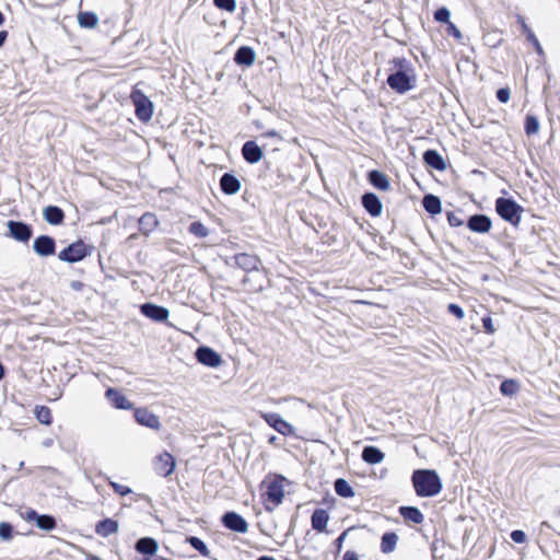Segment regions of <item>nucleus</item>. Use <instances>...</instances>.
Here are the masks:
<instances>
[{
  "instance_id": "53",
  "label": "nucleus",
  "mask_w": 560,
  "mask_h": 560,
  "mask_svg": "<svg viewBox=\"0 0 560 560\" xmlns=\"http://www.w3.org/2000/svg\"><path fill=\"white\" fill-rule=\"evenodd\" d=\"M343 560H359L358 556L353 551H347L343 555Z\"/></svg>"
},
{
  "instance_id": "8",
  "label": "nucleus",
  "mask_w": 560,
  "mask_h": 560,
  "mask_svg": "<svg viewBox=\"0 0 560 560\" xmlns=\"http://www.w3.org/2000/svg\"><path fill=\"white\" fill-rule=\"evenodd\" d=\"M86 255V249L83 243H74L61 250L58 258L62 261L77 262L83 259Z\"/></svg>"
},
{
  "instance_id": "17",
  "label": "nucleus",
  "mask_w": 560,
  "mask_h": 560,
  "mask_svg": "<svg viewBox=\"0 0 560 560\" xmlns=\"http://www.w3.org/2000/svg\"><path fill=\"white\" fill-rule=\"evenodd\" d=\"M235 264L245 271H253L258 269L260 259L255 255L241 253L235 256Z\"/></svg>"
},
{
  "instance_id": "11",
  "label": "nucleus",
  "mask_w": 560,
  "mask_h": 560,
  "mask_svg": "<svg viewBox=\"0 0 560 560\" xmlns=\"http://www.w3.org/2000/svg\"><path fill=\"white\" fill-rule=\"evenodd\" d=\"M265 421L276 431L283 435L293 434V427L278 413H262Z\"/></svg>"
},
{
  "instance_id": "3",
  "label": "nucleus",
  "mask_w": 560,
  "mask_h": 560,
  "mask_svg": "<svg viewBox=\"0 0 560 560\" xmlns=\"http://www.w3.org/2000/svg\"><path fill=\"white\" fill-rule=\"evenodd\" d=\"M495 210L503 220L513 225H517L521 221L523 209L512 199L498 198L495 201Z\"/></svg>"
},
{
  "instance_id": "29",
  "label": "nucleus",
  "mask_w": 560,
  "mask_h": 560,
  "mask_svg": "<svg viewBox=\"0 0 560 560\" xmlns=\"http://www.w3.org/2000/svg\"><path fill=\"white\" fill-rule=\"evenodd\" d=\"M35 518L36 525L40 529L51 530L56 527V521L52 516L49 515H38L35 511L30 512L28 518Z\"/></svg>"
},
{
  "instance_id": "15",
  "label": "nucleus",
  "mask_w": 560,
  "mask_h": 560,
  "mask_svg": "<svg viewBox=\"0 0 560 560\" xmlns=\"http://www.w3.org/2000/svg\"><path fill=\"white\" fill-rule=\"evenodd\" d=\"M105 396L110 401V404L117 409L129 410L133 408L132 402L129 401V399L126 396L120 394L115 388H108L105 392Z\"/></svg>"
},
{
  "instance_id": "4",
  "label": "nucleus",
  "mask_w": 560,
  "mask_h": 560,
  "mask_svg": "<svg viewBox=\"0 0 560 560\" xmlns=\"http://www.w3.org/2000/svg\"><path fill=\"white\" fill-rule=\"evenodd\" d=\"M415 81L412 70L406 68L399 69L387 78V84L398 93H405L411 90L415 85Z\"/></svg>"
},
{
  "instance_id": "52",
  "label": "nucleus",
  "mask_w": 560,
  "mask_h": 560,
  "mask_svg": "<svg viewBox=\"0 0 560 560\" xmlns=\"http://www.w3.org/2000/svg\"><path fill=\"white\" fill-rule=\"evenodd\" d=\"M517 21L521 24L524 34L530 31L529 26L526 24L525 19L522 15H517Z\"/></svg>"
},
{
  "instance_id": "22",
  "label": "nucleus",
  "mask_w": 560,
  "mask_h": 560,
  "mask_svg": "<svg viewBox=\"0 0 560 560\" xmlns=\"http://www.w3.org/2000/svg\"><path fill=\"white\" fill-rule=\"evenodd\" d=\"M119 529L118 522L112 518H105L96 524L95 532L102 537H108Z\"/></svg>"
},
{
  "instance_id": "43",
  "label": "nucleus",
  "mask_w": 560,
  "mask_h": 560,
  "mask_svg": "<svg viewBox=\"0 0 560 560\" xmlns=\"http://www.w3.org/2000/svg\"><path fill=\"white\" fill-rule=\"evenodd\" d=\"M109 485L112 486L114 491L116 493H118L119 495H127V494L131 493V489L129 487H127V486L119 485V483L114 482V481H110Z\"/></svg>"
},
{
  "instance_id": "56",
  "label": "nucleus",
  "mask_w": 560,
  "mask_h": 560,
  "mask_svg": "<svg viewBox=\"0 0 560 560\" xmlns=\"http://www.w3.org/2000/svg\"><path fill=\"white\" fill-rule=\"evenodd\" d=\"M7 37H8V32L7 31H1L0 32V47L4 44Z\"/></svg>"
},
{
  "instance_id": "26",
  "label": "nucleus",
  "mask_w": 560,
  "mask_h": 560,
  "mask_svg": "<svg viewBox=\"0 0 560 560\" xmlns=\"http://www.w3.org/2000/svg\"><path fill=\"white\" fill-rule=\"evenodd\" d=\"M423 160L429 166L438 171H444L446 168V164L442 155L435 150L425 151L423 154Z\"/></svg>"
},
{
  "instance_id": "18",
  "label": "nucleus",
  "mask_w": 560,
  "mask_h": 560,
  "mask_svg": "<svg viewBox=\"0 0 560 560\" xmlns=\"http://www.w3.org/2000/svg\"><path fill=\"white\" fill-rule=\"evenodd\" d=\"M244 159L252 164L259 162L262 158V151L255 141H247L242 148Z\"/></svg>"
},
{
  "instance_id": "60",
  "label": "nucleus",
  "mask_w": 560,
  "mask_h": 560,
  "mask_svg": "<svg viewBox=\"0 0 560 560\" xmlns=\"http://www.w3.org/2000/svg\"><path fill=\"white\" fill-rule=\"evenodd\" d=\"M80 285H81L80 283L74 282V283L72 284V288H74V289H79V288H80Z\"/></svg>"
},
{
  "instance_id": "1",
  "label": "nucleus",
  "mask_w": 560,
  "mask_h": 560,
  "mask_svg": "<svg viewBox=\"0 0 560 560\" xmlns=\"http://www.w3.org/2000/svg\"><path fill=\"white\" fill-rule=\"evenodd\" d=\"M287 479L282 476H267L261 482V499L266 511L272 512L279 506L285 494Z\"/></svg>"
},
{
  "instance_id": "42",
  "label": "nucleus",
  "mask_w": 560,
  "mask_h": 560,
  "mask_svg": "<svg viewBox=\"0 0 560 560\" xmlns=\"http://www.w3.org/2000/svg\"><path fill=\"white\" fill-rule=\"evenodd\" d=\"M450 10L446 9V8H441L439 10L435 11L434 13V19L438 21V22H442V23H451L450 22Z\"/></svg>"
},
{
  "instance_id": "20",
  "label": "nucleus",
  "mask_w": 560,
  "mask_h": 560,
  "mask_svg": "<svg viewBox=\"0 0 560 560\" xmlns=\"http://www.w3.org/2000/svg\"><path fill=\"white\" fill-rule=\"evenodd\" d=\"M220 187L226 195H235L241 189V182L230 173L223 174L220 179Z\"/></svg>"
},
{
  "instance_id": "37",
  "label": "nucleus",
  "mask_w": 560,
  "mask_h": 560,
  "mask_svg": "<svg viewBox=\"0 0 560 560\" xmlns=\"http://www.w3.org/2000/svg\"><path fill=\"white\" fill-rule=\"evenodd\" d=\"M525 131L528 136L538 133L539 121L535 116L528 115L525 120Z\"/></svg>"
},
{
  "instance_id": "30",
  "label": "nucleus",
  "mask_w": 560,
  "mask_h": 560,
  "mask_svg": "<svg viewBox=\"0 0 560 560\" xmlns=\"http://www.w3.org/2000/svg\"><path fill=\"white\" fill-rule=\"evenodd\" d=\"M400 514L407 521H410L415 524H421L423 522V514L419 509L413 506H402L400 508Z\"/></svg>"
},
{
  "instance_id": "10",
  "label": "nucleus",
  "mask_w": 560,
  "mask_h": 560,
  "mask_svg": "<svg viewBox=\"0 0 560 560\" xmlns=\"http://www.w3.org/2000/svg\"><path fill=\"white\" fill-rule=\"evenodd\" d=\"M10 236L19 242H27L32 236V229L28 224L20 221H9L7 223Z\"/></svg>"
},
{
  "instance_id": "25",
  "label": "nucleus",
  "mask_w": 560,
  "mask_h": 560,
  "mask_svg": "<svg viewBox=\"0 0 560 560\" xmlns=\"http://www.w3.org/2000/svg\"><path fill=\"white\" fill-rule=\"evenodd\" d=\"M255 57V51L250 47L242 46L237 49L234 60L237 65L252 66Z\"/></svg>"
},
{
  "instance_id": "57",
  "label": "nucleus",
  "mask_w": 560,
  "mask_h": 560,
  "mask_svg": "<svg viewBox=\"0 0 560 560\" xmlns=\"http://www.w3.org/2000/svg\"><path fill=\"white\" fill-rule=\"evenodd\" d=\"M258 560H276V559L272 557H269V556H262V557H259Z\"/></svg>"
},
{
  "instance_id": "2",
  "label": "nucleus",
  "mask_w": 560,
  "mask_h": 560,
  "mask_svg": "<svg viewBox=\"0 0 560 560\" xmlns=\"http://www.w3.org/2000/svg\"><path fill=\"white\" fill-rule=\"evenodd\" d=\"M412 483L419 497H434L442 490V481L434 470H415L412 474Z\"/></svg>"
},
{
  "instance_id": "31",
  "label": "nucleus",
  "mask_w": 560,
  "mask_h": 560,
  "mask_svg": "<svg viewBox=\"0 0 560 560\" xmlns=\"http://www.w3.org/2000/svg\"><path fill=\"white\" fill-rule=\"evenodd\" d=\"M422 205L429 213L438 214L442 211L441 200L434 195L424 196Z\"/></svg>"
},
{
  "instance_id": "19",
  "label": "nucleus",
  "mask_w": 560,
  "mask_h": 560,
  "mask_svg": "<svg viewBox=\"0 0 560 560\" xmlns=\"http://www.w3.org/2000/svg\"><path fill=\"white\" fill-rule=\"evenodd\" d=\"M362 205L365 210L373 217H378L382 213V202L374 194H364L362 197Z\"/></svg>"
},
{
  "instance_id": "55",
  "label": "nucleus",
  "mask_w": 560,
  "mask_h": 560,
  "mask_svg": "<svg viewBox=\"0 0 560 560\" xmlns=\"http://www.w3.org/2000/svg\"><path fill=\"white\" fill-rule=\"evenodd\" d=\"M264 136L265 137L278 138L279 140H281V137H280L279 132L276 131V130L267 131L266 133H264Z\"/></svg>"
},
{
  "instance_id": "6",
  "label": "nucleus",
  "mask_w": 560,
  "mask_h": 560,
  "mask_svg": "<svg viewBox=\"0 0 560 560\" xmlns=\"http://www.w3.org/2000/svg\"><path fill=\"white\" fill-rule=\"evenodd\" d=\"M175 466V459L168 452H163L154 457L153 468L159 476L168 477L173 474Z\"/></svg>"
},
{
  "instance_id": "54",
  "label": "nucleus",
  "mask_w": 560,
  "mask_h": 560,
  "mask_svg": "<svg viewBox=\"0 0 560 560\" xmlns=\"http://www.w3.org/2000/svg\"><path fill=\"white\" fill-rule=\"evenodd\" d=\"M347 534H348V530L343 532V533H342V534L337 538L336 544H337L338 549H341L342 541H343V539L346 538Z\"/></svg>"
},
{
  "instance_id": "45",
  "label": "nucleus",
  "mask_w": 560,
  "mask_h": 560,
  "mask_svg": "<svg viewBox=\"0 0 560 560\" xmlns=\"http://www.w3.org/2000/svg\"><path fill=\"white\" fill-rule=\"evenodd\" d=\"M447 310L451 314H453L454 316H456L458 319H462L464 317V311L463 308L457 305V304H454V303H451L448 306H447Z\"/></svg>"
},
{
  "instance_id": "16",
  "label": "nucleus",
  "mask_w": 560,
  "mask_h": 560,
  "mask_svg": "<svg viewBox=\"0 0 560 560\" xmlns=\"http://www.w3.org/2000/svg\"><path fill=\"white\" fill-rule=\"evenodd\" d=\"M467 225L474 232L486 233L490 231L492 223L487 215L475 214L469 218Z\"/></svg>"
},
{
  "instance_id": "38",
  "label": "nucleus",
  "mask_w": 560,
  "mask_h": 560,
  "mask_svg": "<svg viewBox=\"0 0 560 560\" xmlns=\"http://www.w3.org/2000/svg\"><path fill=\"white\" fill-rule=\"evenodd\" d=\"M189 232L201 238L209 234L208 228L199 221H195L189 225Z\"/></svg>"
},
{
  "instance_id": "46",
  "label": "nucleus",
  "mask_w": 560,
  "mask_h": 560,
  "mask_svg": "<svg viewBox=\"0 0 560 560\" xmlns=\"http://www.w3.org/2000/svg\"><path fill=\"white\" fill-rule=\"evenodd\" d=\"M511 539L516 544H523L526 541V535L523 530L516 529L511 533Z\"/></svg>"
},
{
  "instance_id": "39",
  "label": "nucleus",
  "mask_w": 560,
  "mask_h": 560,
  "mask_svg": "<svg viewBox=\"0 0 560 560\" xmlns=\"http://www.w3.org/2000/svg\"><path fill=\"white\" fill-rule=\"evenodd\" d=\"M187 541L194 549L199 551L202 556L209 555V549H208L207 545L198 537L191 536V537L187 538Z\"/></svg>"
},
{
  "instance_id": "35",
  "label": "nucleus",
  "mask_w": 560,
  "mask_h": 560,
  "mask_svg": "<svg viewBox=\"0 0 560 560\" xmlns=\"http://www.w3.org/2000/svg\"><path fill=\"white\" fill-rule=\"evenodd\" d=\"M140 230L144 233H149L158 225V219L152 213H145L139 219Z\"/></svg>"
},
{
  "instance_id": "47",
  "label": "nucleus",
  "mask_w": 560,
  "mask_h": 560,
  "mask_svg": "<svg viewBox=\"0 0 560 560\" xmlns=\"http://www.w3.org/2000/svg\"><path fill=\"white\" fill-rule=\"evenodd\" d=\"M511 97V92L509 89H505V88H502V89H499L497 91V98L501 102V103H506L509 102Z\"/></svg>"
},
{
  "instance_id": "5",
  "label": "nucleus",
  "mask_w": 560,
  "mask_h": 560,
  "mask_svg": "<svg viewBox=\"0 0 560 560\" xmlns=\"http://www.w3.org/2000/svg\"><path fill=\"white\" fill-rule=\"evenodd\" d=\"M130 100L136 108V115L141 121H149L153 116V103L144 93L138 89H133Z\"/></svg>"
},
{
  "instance_id": "32",
  "label": "nucleus",
  "mask_w": 560,
  "mask_h": 560,
  "mask_svg": "<svg viewBox=\"0 0 560 560\" xmlns=\"http://www.w3.org/2000/svg\"><path fill=\"white\" fill-rule=\"evenodd\" d=\"M398 536L395 533H385L382 536L381 549L384 553H390L395 550Z\"/></svg>"
},
{
  "instance_id": "58",
  "label": "nucleus",
  "mask_w": 560,
  "mask_h": 560,
  "mask_svg": "<svg viewBox=\"0 0 560 560\" xmlns=\"http://www.w3.org/2000/svg\"><path fill=\"white\" fill-rule=\"evenodd\" d=\"M4 376L3 365L0 363V380Z\"/></svg>"
},
{
  "instance_id": "44",
  "label": "nucleus",
  "mask_w": 560,
  "mask_h": 560,
  "mask_svg": "<svg viewBox=\"0 0 560 560\" xmlns=\"http://www.w3.org/2000/svg\"><path fill=\"white\" fill-rule=\"evenodd\" d=\"M12 526L8 523H0V537L2 539L11 538Z\"/></svg>"
},
{
  "instance_id": "14",
  "label": "nucleus",
  "mask_w": 560,
  "mask_h": 560,
  "mask_svg": "<svg viewBox=\"0 0 560 560\" xmlns=\"http://www.w3.org/2000/svg\"><path fill=\"white\" fill-rule=\"evenodd\" d=\"M141 313L155 322H164L168 318L170 315L167 308L152 303H145L141 305Z\"/></svg>"
},
{
  "instance_id": "27",
  "label": "nucleus",
  "mask_w": 560,
  "mask_h": 560,
  "mask_svg": "<svg viewBox=\"0 0 560 560\" xmlns=\"http://www.w3.org/2000/svg\"><path fill=\"white\" fill-rule=\"evenodd\" d=\"M44 219L52 225L62 223L65 214L63 211L56 206H48L43 210Z\"/></svg>"
},
{
  "instance_id": "23",
  "label": "nucleus",
  "mask_w": 560,
  "mask_h": 560,
  "mask_svg": "<svg viewBox=\"0 0 560 560\" xmlns=\"http://www.w3.org/2000/svg\"><path fill=\"white\" fill-rule=\"evenodd\" d=\"M361 457L365 463L375 465L382 463L385 455L380 448L375 446H365L362 451Z\"/></svg>"
},
{
  "instance_id": "28",
  "label": "nucleus",
  "mask_w": 560,
  "mask_h": 560,
  "mask_svg": "<svg viewBox=\"0 0 560 560\" xmlns=\"http://www.w3.org/2000/svg\"><path fill=\"white\" fill-rule=\"evenodd\" d=\"M369 180L377 189L386 191L390 188L387 176L380 171H371L369 173Z\"/></svg>"
},
{
  "instance_id": "13",
  "label": "nucleus",
  "mask_w": 560,
  "mask_h": 560,
  "mask_svg": "<svg viewBox=\"0 0 560 560\" xmlns=\"http://www.w3.org/2000/svg\"><path fill=\"white\" fill-rule=\"evenodd\" d=\"M196 358L200 363L211 368H217L222 362L221 357L208 347L198 348L196 351Z\"/></svg>"
},
{
  "instance_id": "33",
  "label": "nucleus",
  "mask_w": 560,
  "mask_h": 560,
  "mask_svg": "<svg viewBox=\"0 0 560 560\" xmlns=\"http://www.w3.org/2000/svg\"><path fill=\"white\" fill-rule=\"evenodd\" d=\"M78 22L81 27L94 28L98 24V18L93 12H81L78 15Z\"/></svg>"
},
{
  "instance_id": "51",
  "label": "nucleus",
  "mask_w": 560,
  "mask_h": 560,
  "mask_svg": "<svg viewBox=\"0 0 560 560\" xmlns=\"http://www.w3.org/2000/svg\"><path fill=\"white\" fill-rule=\"evenodd\" d=\"M525 34L527 36V39L535 45V47L537 48L538 51H540L541 50L540 44H539L537 37L535 36V34L532 32V30L526 32Z\"/></svg>"
},
{
  "instance_id": "41",
  "label": "nucleus",
  "mask_w": 560,
  "mask_h": 560,
  "mask_svg": "<svg viewBox=\"0 0 560 560\" xmlns=\"http://www.w3.org/2000/svg\"><path fill=\"white\" fill-rule=\"evenodd\" d=\"M213 3L217 8L225 10L230 13L234 12L236 9L235 0H213Z\"/></svg>"
},
{
  "instance_id": "12",
  "label": "nucleus",
  "mask_w": 560,
  "mask_h": 560,
  "mask_svg": "<svg viewBox=\"0 0 560 560\" xmlns=\"http://www.w3.org/2000/svg\"><path fill=\"white\" fill-rule=\"evenodd\" d=\"M33 248L34 252L39 256H50L55 254L56 243L52 237L42 235L35 238Z\"/></svg>"
},
{
  "instance_id": "49",
  "label": "nucleus",
  "mask_w": 560,
  "mask_h": 560,
  "mask_svg": "<svg viewBox=\"0 0 560 560\" xmlns=\"http://www.w3.org/2000/svg\"><path fill=\"white\" fill-rule=\"evenodd\" d=\"M447 33L458 40L463 38L462 32L453 23H448Z\"/></svg>"
},
{
  "instance_id": "59",
  "label": "nucleus",
  "mask_w": 560,
  "mask_h": 560,
  "mask_svg": "<svg viewBox=\"0 0 560 560\" xmlns=\"http://www.w3.org/2000/svg\"><path fill=\"white\" fill-rule=\"evenodd\" d=\"M4 22V18H3V14L0 12V25H2Z\"/></svg>"
},
{
  "instance_id": "36",
  "label": "nucleus",
  "mask_w": 560,
  "mask_h": 560,
  "mask_svg": "<svg viewBox=\"0 0 560 560\" xmlns=\"http://www.w3.org/2000/svg\"><path fill=\"white\" fill-rule=\"evenodd\" d=\"M500 390L504 396H513L518 390V384L514 380H505L502 382Z\"/></svg>"
},
{
  "instance_id": "7",
  "label": "nucleus",
  "mask_w": 560,
  "mask_h": 560,
  "mask_svg": "<svg viewBox=\"0 0 560 560\" xmlns=\"http://www.w3.org/2000/svg\"><path fill=\"white\" fill-rule=\"evenodd\" d=\"M223 525L236 533L245 534L248 532V524L243 516L236 512H226L222 516Z\"/></svg>"
},
{
  "instance_id": "40",
  "label": "nucleus",
  "mask_w": 560,
  "mask_h": 560,
  "mask_svg": "<svg viewBox=\"0 0 560 560\" xmlns=\"http://www.w3.org/2000/svg\"><path fill=\"white\" fill-rule=\"evenodd\" d=\"M36 418L43 424H50L52 419L50 409L44 406L37 408Z\"/></svg>"
},
{
  "instance_id": "48",
  "label": "nucleus",
  "mask_w": 560,
  "mask_h": 560,
  "mask_svg": "<svg viewBox=\"0 0 560 560\" xmlns=\"http://www.w3.org/2000/svg\"><path fill=\"white\" fill-rule=\"evenodd\" d=\"M482 325H483L485 330H486L488 334H494L495 328H494V326H493V322H492V318H491V317H483V318H482Z\"/></svg>"
},
{
  "instance_id": "21",
  "label": "nucleus",
  "mask_w": 560,
  "mask_h": 560,
  "mask_svg": "<svg viewBox=\"0 0 560 560\" xmlns=\"http://www.w3.org/2000/svg\"><path fill=\"white\" fill-rule=\"evenodd\" d=\"M158 548V541L150 537L140 538L136 544V550L148 557L155 556Z\"/></svg>"
},
{
  "instance_id": "24",
  "label": "nucleus",
  "mask_w": 560,
  "mask_h": 560,
  "mask_svg": "<svg viewBox=\"0 0 560 560\" xmlns=\"http://www.w3.org/2000/svg\"><path fill=\"white\" fill-rule=\"evenodd\" d=\"M329 515L326 510L317 509L312 514V527L317 532H324L327 527Z\"/></svg>"
},
{
  "instance_id": "50",
  "label": "nucleus",
  "mask_w": 560,
  "mask_h": 560,
  "mask_svg": "<svg viewBox=\"0 0 560 560\" xmlns=\"http://www.w3.org/2000/svg\"><path fill=\"white\" fill-rule=\"evenodd\" d=\"M447 220L452 226H460L463 224V221L454 213H448Z\"/></svg>"
},
{
  "instance_id": "61",
  "label": "nucleus",
  "mask_w": 560,
  "mask_h": 560,
  "mask_svg": "<svg viewBox=\"0 0 560 560\" xmlns=\"http://www.w3.org/2000/svg\"><path fill=\"white\" fill-rule=\"evenodd\" d=\"M275 440H276V436H272V438L270 439V442L272 443V442H275Z\"/></svg>"
},
{
  "instance_id": "9",
  "label": "nucleus",
  "mask_w": 560,
  "mask_h": 560,
  "mask_svg": "<svg viewBox=\"0 0 560 560\" xmlns=\"http://www.w3.org/2000/svg\"><path fill=\"white\" fill-rule=\"evenodd\" d=\"M135 419L139 424L152 430H159L161 428L160 418L147 408L136 409Z\"/></svg>"
},
{
  "instance_id": "34",
  "label": "nucleus",
  "mask_w": 560,
  "mask_h": 560,
  "mask_svg": "<svg viewBox=\"0 0 560 560\" xmlns=\"http://www.w3.org/2000/svg\"><path fill=\"white\" fill-rule=\"evenodd\" d=\"M335 491L342 498H352L354 495V491L350 483L342 478L335 481Z\"/></svg>"
}]
</instances>
